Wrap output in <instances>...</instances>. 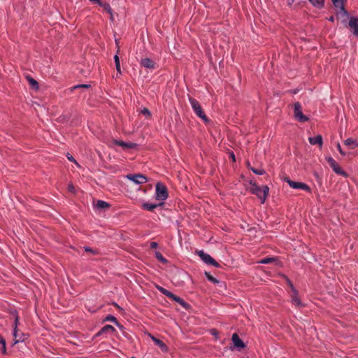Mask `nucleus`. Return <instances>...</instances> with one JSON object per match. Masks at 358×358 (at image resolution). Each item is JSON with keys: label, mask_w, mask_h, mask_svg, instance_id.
<instances>
[{"label": "nucleus", "mask_w": 358, "mask_h": 358, "mask_svg": "<svg viewBox=\"0 0 358 358\" xmlns=\"http://www.w3.org/2000/svg\"><path fill=\"white\" fill-rule=\"evenodd\" d=\"M251 187L250 192L252 194H255L260 200L262 203H264L269 192V188L267 185H264L261 188L257 183L252 180L250 181Z\"/></svg>", "instance_id": "1"}, {"label": "nucleus", "mask_w": 358, "mask_h": 358, "mask_svg": "<svg viewBox=\"0 0 358 358\" xmlns=\"http://www.w3.org/2000/svg\"><path fill=\"white\" fill-rule=\"evenodd\" d=\"M157 289L162 294H163L164 295H165L168 298L172 299L173 301L177 302L178 303H179L183 308H185L186 309H187L189 308V304L187 303H186L182 298L175 295L174 294H173L170 291L167 290L166 289H165V288H164V287H162L161 286H159V285L157 286Z\"/></svg>", "instance_id": "2"}, {"label": "nucleus", "mask_w": 358, "mask_h": 358, "mask_svg": "<svg viewBox=\"0 0 358 358\" xmlns=\"http://www.w3.org/2000/svg\"><path fill=\"white\" fill-rule=\"evenodd\" d=\"M169 196L167 187L162 182H157L155 186V198L156 200L163 202Z\"/></svg>", "instance_id": "3"}, {"label": "nucleus", "mask_w": 358, "mask_h": 358, "mask_svg": "<svg viewBox=\"0 0 358 358\" xmlns=\"http://www.w3.org/2000/svg\"><path fill=\"white\" fill-rule=\"evenodd\" d=\"M189 101L194 112L196 114V115L201 118L203 121L208 122V117L203 111L199 102L192 97L189 98Z\"/></svg>", "instance_id": "4"}, {"label": "nucleus", "mask_w": 358, "mask_h": 358, "mask_svg": "<svg viewBox=\"0 0 358 358\" xmlns=\"http://www.w3.org/2000/svg\"><path fill=\"white\" fill-rule=\"evenodd\" d=\"M93 208L94 210L97 213H105L106 211L108 210L110 204L108 203L106 201H102V200H93Z\"/></svg>", "instance_id": "5"}, {"label": "nucleus", "mask_w": 358, "mask_h": 358, "mask_svg": "<svg viewBox=\"0 0 358 358\" xmlns=\"http://www.w3.org/2000/svg\"><path fill=\"white\" fill-rule=\"evenodd\" d=\"M294 115L296 120L300 122H305L309 120V118L303 115L302 112V107L299 102L294 103Z\"/></svg>", "instance_id": "6"}, {"label": "nucleus", "mask_w": 358, "mask_h": 358, "mask_svg": "<svg viewBox=\"0 0 358 358\" xmlns=\"http://www.w3.org/2000/svg\"><path fill=\"white\" fill-rule=\"evenodd\" d=\"M326 160L328 162L329 165L331 166L332 170L338 175L347 176L348 174L339 166L338 163L331 157H326Z\"/></svg>", "instance_id": "7"}, {"label": "nucleus", "mask_w": 358, "mask_h": 358, "mask_svg": "<svg viewBox=\"0 0 358 358\" xmlns=\"http://www.w3.org/2000/svg\"><path fill=\"white\" fill-rule=\"evenodd\" d=\"M197 254L206 264L213 265L217 268L220 267V264L210 255L204 252L203 250L198 251Z\"/></svg>", "instance_id": "8"}, {"label": "nucleus", "mask_w": 358, "mask_h": 358, "mask_svg": "<svg viewBox=\"0 0 358 358\" xmlns=\"http://www.w3.org/2000/svg\"><path fill=\"white\" fill-rule=\"evenodd\" d=\"M126 178L136 185H141L148 181L147 177L143 174H128Z\"/></svg>", "instance_id": "9"}, {"label": "nucleus", "mask_w": 358, "mask_h": 358, "mask_svg": "<svg viewBox=\"0 0 358 358\" xmlns=\"http://www.w3.org/2000/svg\"><path fill=\"white\" fill-rule=\"evenodd\" d=\"M285 180L289 184V187L293 189H303V190L308 192H310V187L304 182H295V181L291 180L289 178H286Z\"/></svg>", "instance_id": "10"}, {"label": "nucleus", "mask_w": 358, "mask_h": 358, "mask_svg": "<svg viewBox=\"0 0 358 358\" xmlns=\"http://www.w3.org/2000/svg\"><path fill=\"white\" fill-rule=\"evenodd\" d=\"M348 27L354 36L358 37V17H349Z\"/></svg>", "instance_id": "11"}, {"label": "nucleus", "mask_w": 358, "mask_h": 358, "mask_svg": "<svg viewBox=\"0 0 358 358\" xmlns=\"http://www.w3.org/2000/svg\"><path fill=\"white\" fill-rule=\"evenodd\" d=\"M113 144L118 146H121L123 150L135 149L138 145L135 143L131 142H124L120 140H113Z\"/></svg>", "instance_id": "12"}, {"label": "nucleus", "mask_w": 358, "mask_h": 358, "mask_svg": "<svg viewBox=\"0 0 358 358\" xmlns=\"http://www.w3.org/2000/svg\"><path fill=\"white\" fill-rule=\"evenodd\" d=\"M334 6L339 9L336 15H341L343 16L349 17L348 11L345 9L343 0H331Z\"/></svg>", "instance_id": "13"}, {"label": "nucleus", "mask_w": 358, "mask_h": 358, "mask_svg": "<svg viewBox=\"0 0 358 358\" xmlns=\"http://www.w3.org/2000/svg\"><path fill=\"white\" fill-rule=\"evenodd\" d=\"M116 330L112 326V325H110V324H106L105 325L104 327H103L99 331L98 333H96L95 335H94V338L95 337H98V336H100L101 335H106V334H112V333H114L115 332Z\"/></svg>", "instance_id": "14"}, {"label": "nucleus", "mask_w": 358, "mask_h": 358, "mask_svg": "<svg viewBox=\"0 0 358 358\" xmlns=\"http://www.w3.org/2000/svg\"><path fill=\"white\" fill-rule=\"evenodd\" d=\"M292 292V294L291 295L292 303L296 307H303L304 305L303 304V303L301 302V301L300 300V299L298 296L297 290L296 289V290H294Z\"/></svg>", "instance_id": "15"}, {"label": "nucleus", "mask_w": 358, "mask_h": 358, "mask_svg": "<svg viewBox=\"0 0 358 358\" xmlns=\"http://www.w3.org/2000/svg\"><path fill=\"white\" fill-rule=\"evenodd\" d=\"M231 341L234 343V345L238 349H243L245 347L243 341L239 338L238 335L236 333H234L232 335Z\"/></svg>", "instance_id": "16"}, {"label": "nucleus", "mask_w": 358, "mask_h": 358, "mask_svg": "<svg viewBox=\"0 0 358 358\" xmlns=\"http://www.w3.org/2000/svg\"><path fill=\"white\" fill-rule=\"evenodd\" d=\"M140 64L144 68L149 69H155L156 67L155 62H153L150 58L142 59L140 62Z\"/></svg>", "instance_id": "17"}, {"label": "nucleus", "mask_w": 358, "mask_h": 358, "mask_svg": "<svg viewBox=\"0 0 358 358\" xmlns=\"http://www.w3.org/2000/svg\"><path fill=\"white\" fill-rule=\"evenodd\" d=\"M91 3L102 8L106 12H110V6L108 3L101 0H91Z\"/></svg>", "instance_id": "18"}, {"label": "nucleus", "mask_w": 358, "mask_h": 358, "mask_svg": "<svg viewBox=\"0 0 358 358\" xmlns=\"http://www.w3.org/2000/svg\"><path fill=\"white\" fill-rule=\"evenodd\" d=\"M308 141L311 145H318L320 148H322L323 143V139L321 135H317L314 137H309Z\"/></svg>", "instance_id": "19"}, {"label": "nucleus", "mask_w": 358, "mask_h": 358, "mask_svg": "<svg viewBox=\"0 0 358 358\" xmlns=\"http://www.w3.org/2000/svg\"><path fill=\"white\" fill-rule=\"evenodd\" d=\"M163 203V202H159V203H143L142 204V208L148 211H153L154 209L162 206Z\"/></svg>", "instance_id": "20"}, {"label": "nucleus", "mask_w": 358, "mask_h": 358, "mask_svg": "<svg viewBox=\"0 0 358 358\" xmlns=\"http://www.w3.org/2000/svg\"><path fill=\"white\" fill-rule=\"evenodd\" d=\"M344 144L350 149H354L358 145V141L352 138H349L345 140Z\"/></svg>", "instance_id": "21"}, {"label": "nucleus", "mask_w": 358, "mask_h": 358, "mask_svg": "<svg viewBox=\"0 0 358 358\" xmlns=\"http://www.w3.org/2000/svg\"><path fill=\"white\" fill-rule=\"evenodd\" d=\"M17 322H18V318L17 317L15 319V327L14 328V331H13V337L15 338V341H14V343L13 345H15L16 343H17L18 342L20 341H23L24 340V338H22V337H20L18 339V334H17Z\"/></svg>", "instance_id": "22"}, {"label": "nucleus", "mask_w": 358, "mask_h": 358, "mask_svg": "<svg viewBox=\"0 0 358 358\" xmlns=\"http://www.w3.org/2000/svg\"><path fill=\"white\" fill-rule=\"evenodd\" d=\"M152 341L155 342V343L159 347V348L163 351V352H166L167 350H168V348L166 346V345L161 340L158 339V338H156L155 337H152Z\"/></svg>", "instance_id": "23"}, {"label": "nucleus", "mask_w": 358, "mask_h": 358, "mask_svg": "<svg viewBox=\"0 0 358 358\" xmlns=\"http://www.w3.org/2000/svg\"><path fill=\"white\" fill-rule=\"evenodd\" d=\"M311 5L318 9L324 7V0H308Z\"/></svg>", "instance_id": "24"}, {"label": "nucleus", "mask_w": 358, "mask_h": 358, "mask_svg": "<svg viewBox=\"0 0 358 358\" xmlns=\"http://www.w3.org/2000/svg\"><path fill=\"white\" fill-rule=\"evenodd\" d=\"M27 80H28L29 85L33 89L37 90L38 88V82L33 78H31V76H27Z\"/></svg>", "instance_id": "25"}, {"label": "nucleus", "mask_w": 358, "mask_h": 358, "mask_svg": "<svg viewBox=\"0 0 358 358\" xmlns=\"http://www.w3.org/2000/svg\"><path fill=\"white\" fill-rule=\"evenodd\" d=\"M205 275L206 277V278L211 282H213V284H218L219 283V280L214 278L210 273L208 272H205Z\"/></svg>", "instance_id": "26"}, {"label": "nucleus", "mask_w": 358, "mask_h": 358, "mask_svg": "<svg viewBox=\"0 0 358 358\" xmlns=\"http://www.w3.org/2000/svg\"><path fill=\"white\" fill-rule=\"evenodd\" d=\"M105 321H110V322H114L117 326L120 327H122V326L119 324V322H117V320L115 317H114L113 315H107L104 320Z\"/></svg>", "instance_id": "27"}, {"label": "nucleus", "mask_w": 358, "mask_h": 358, "mask_svg": "<svg viewBox=\"0 0 358 358\" xmlns=\"http://www.w3.org/2000/svg\"><path fill=\"white\" fill-rule=\"evenodd\" d=\"M155 257L163 264H166L168 262L167 259L164 257L162 253L158 251L155 252Z\"/></svg>", "instance_id": "28"}, {"label": "nucleus", "mask_w": 358, "mask_h": 358, "mask_svg": "<svg viewBox=\"0 0 358 358\" xmlns=\"http://www.w3.org/2000/svg\"><path fill=\"white\" fill-rule=\"evenodd\" d=\"M114 60H115V68H116L117 71L119 73H121V69H120V59H119V57L117 56V55H115L114 56Z\"/></svg>", "instance_id": "29"}, {"label": "nucleus", "mask_w": 358, "mask_h": 358, "mask_svg": "<svg viewBox=\"0 0 358 358\" xmlns=\"http://www.w3.org/2000/svg\"><path fill=\"white\" fill-rule=\"evenodd\" d=\"M250 170H251L254 173H255V174H257V175L262 176V175L265 174V173H266V172H265V171H264L263 169H255V168H254V167H250Z\"/></svg>", "instance_id": "30"}, {"label": "nucleus", "mask_w": 358, "mask_h": 358, "mask_svg": "<svg viewBox=\"0 0 358 358\" xmlns=\"http://www.w3.org/2000/svg\"><path fill=\"white\" fill-rule=\"evenodd\" d=\"M273 260H274V258L266 257V258H264V259H261L259 262V263L263 264H269V263L272 262Z\"/></svg>", "instance_id": "31"}, {"label": "nucleus", "mask_w": 358, "mask_h": 358, "mask_svg": "<svg viewBox=\"0 0 358 358\" xmlns=\"http://www.w3.org/2000/svg\"><path fill=\"white\" fill-rule=\"evenodd\" d=\"M90 87V85L87 84H83V85H78L72 87L71 88V90L73 91V90L78 89V88H86L88 89Z\"/></svg>", "instance_id": "32"}, {"label": "nucleus", "mask_w": 358, "mask_h": 358, "mask_svg": "<svg viewBox=\"0 0 358 358\" xmlns=\"http://www.w3.org/2000/svg\"><path fill=\"white\" fill-rule=\"evenodd\" d=\"M141 113L143 115H144L146 117H151V113L150 111L147 108H144L142 110H141Z\"/></svg>", "instance_id": "33"}, {"label": "nucleus", "mask_w": 358, "mask_h": 358, "mask_svg": "<svg viewBox=\"0 0 358 358\" xmlns=\"http://www.w3.org/2000/svg\"><path fill=\"white\" fill-rule=\"evenodd\" d=\"M66 157L69 161L75 163L78 166H79V164H78V162L76 161V159L73 158V157L71 155H70L69 153H67Z\"/></svg>", "instance_id": "34"}, {"label": "nucleus", "mask_w": 358, "mask_h": 358, "mask_svg": "<svg viewBox=\"0 0 358 358\" xmlns=\"http://www.w3.org/2000/svg\"><path fill=\"white\" fill-rule=\"evenodd\" d=\"M1 345V352L3 355H6L7 354V350H6V341L2 343Z\"/></svg>", "instance_id": "35"}, {"label": "nucleus", "mask_w": 358, "mask_h": 358, "mask_svg": "<svg viewBox=\"0 0 358 358\" xmlns=\"http://www.w3.org/2000/svg\"><path fill=\"white\" fill-rule=\"evenodd\" d=\"M286 281H287V285L291 288L292 291L296 290V288L294 287L293 283L292 282V281L289 278H286Z\"/></svg>", "instance_id": "36"}, {"label": "nucleus", "mask_w": 358, "mask_h": 358, "mask_svg": "<svg viewBox=\"0 0 358 358\" xmlns=\"http://www.w3.org/2000/svg\"><path fill=\"white\" fill-rule=\"evenodd\" d=\"M68 189L69 192H71L72 193H75V187L72 184L69 185Z\"/></svg>", "instance_id": "37"}, {"label": "nucleus", "mask_w": 358, "mask_h": 358, "mask_svg": "<svg viewBox=\"0 0 358 358\" xmlns=\"http://www.w3.org/2000/svg\"><path fill=\"white\" fill-rule=\"evenodd\" d=\"M337 148H338V150L339 152H340L342 155L345 156V152L343 151V150L341 149V145H340V144H339V143L337 145Z\"/></svg>", "instance_id": "38"}, {"label": "nucleus", "mask_w": 358, "mask_h": 358, "mask_svg": "<svg viewBox=\"0 0 358 358\" xmlns=\"http://www.w3.org/2000/svg\"><path fill=\"white\" fill-rule=\"evenodd\" d=\"M157 246H158V244L156 242H152L150 243V248H156Z\"/></svg>", "instance_id": "39"}, {"label": "nucleus", "mask_w": 358, "mask_h": 358, "mask_svg": "<svg viewBox=\"0 0 358 358\" xmlns=\"http://www.w3.org/2000/svg\"><path fill=\"white\" fill-rule=\"evenodd\" d=\"M110 14V19L111 21H114L113 14L112 9L110 8V12H108Z\"/></svg>", "instance_id": "40"}, {"label": "nucleus", "mask_w": 358, "mask_h": 358, "mask_svg": "<svg viewBox=\"0 0 358 358\" xmlns=\"http://www.w3.org/2000/svg\"><path fill=\"white\" fill-rule=\"evenodd\" d=\"M5 341H6L5 338L0 334V344H1L2 343H3Z\"/></svg>", "instance_id": "41"}, {"label": "nucleus", "mask_w": 358, "mask_h": 358, "mask_svg": "<svg viewBox=\"0 0 358 358\" xmlns=\"http://www.w3.org/2000/svg\"><path fill=\"white\" fill-rule=\"evenodd\" d=\"M328 20L331 22H334V17L333 15L330 16L328 17Z\"/></svg>", "instance_id": "42"}, {"label": "nucleus", "mask_w": 358, "mask_h": 358, "mask_svg": "<svg viewBox=\"0 0 358 358\" xmlns=\"http://www.w3.org/2000/svg\"><path fill=\"white\" fill-rule=\"evenodd\" d=\"M231 157L232 158V159L234 161H235V155H234V154L233 152L231 154Z\"/></svg>", "instance_id": "43"}, {"label": "nucleus", "mask_w": 358, "mask_h": 358, "mask_svg": "<svg viewBox=\"0 0 358 358\" xmlns=\"http://www.w3.org/2000/svg\"><path fill=\"white\" fill-rule=\"evenodd\" d=\"M85 250L86 252H90V247H85Z\"/></svg>", "instance_id": "44"}, {"label": "nucleus", "mask_w": 358, "mask_h": 358, "mask_svg": "<svg viewBox=\"0 0 358 358\" xmlns=\"http://www.w3.org/2000/svg\"><path fill=\"white\" fill-rule=\"evenodd\" d=\"M294 1V0H289V1L288 2V4L291 5Z\"/></svg>", "instance_id": "45"}, {"label": "nucleus", "mask_w": 358, "mask_h": 358, "mask_svg": "<svg viewBox=\"0 0 358 358\" xmlns=\"http://www.w3.org/2000/svg\"><path fill=\"white\" fill-rule=\"evenodd\" d=\"M293 93H294V94H296V90H294V91L293 92Z\"/></svg>", "instance_id": "46"}, {"label": "nucleus", "mask_w": 358, "mask_h": 358, "mask_svg": "<svg viewBox=\"0 0 358 358\" xmlns=\"http://www.w3.org/2000/svg\"><path fill=\"white\" fill-rule=\"evenodd\" d=\"M90 252H91V254L94 252H93V250H92V249H91V250H90Z\"/></svg>", "instance_id": "47"}, {"label": "nucleus", "mask_w": 358, "mask_h": 358, "mask_svg": "<svg viewBox=\"0 0 358 358\" xmlns=\"http://www.w3.org/2000/svg\"><path fill=\"white\" fill-rule=\"evenodd\" d=\"M131 358H136L135 357H131Z\"/></svg>", "instance_id": "48"}]
</instances>
